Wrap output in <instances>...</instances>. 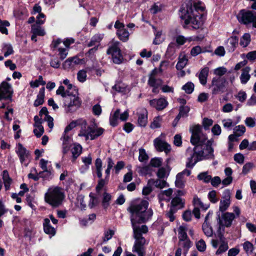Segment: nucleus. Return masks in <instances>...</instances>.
Here are the masks:
<instances>
[{
    "label": "nucleus",
    "mask_w": 256,
    "mask_h": 256,
    "mask_svg": "<svg viewBox=\"0 0 256 256\" xmlns=\"http://www.w3.org/2000/svg\"><path fill=\"white\" fill-rule=\"evenodd\" d=\"M204 145H199V144L197 146H194L193 148L194 152L192 154H194V156H196V158H204L205 159H208L206 157V155H204V150L202 149V146Z\"/></svg>",
    "instance_id": "obj_27"
},
{
    "label": "nucleus",
    "mask_w": 256,
    "mask_h": 256,
    "mask_svg": "<svg viewBox=\"0 0 256 256\" xmlns=\"http://www.w3.org/2000/svg\"><path fill=\"white\" fill-rule=\"evenodd\" d=\"M32 34L39 36H44L46 34L44 29H42L40 26H36L35 24L32 25Z\"/></svg>",
    "instance_id": "obj_39"
},
{
    "label": "nucleus",
    "mask_w": 256,
    "mask_h": 256,
    "mask_svg": "<svg viewBox=\"0 0 256 256\" xmlns=\"http://www.w3.org/2000/svg\"><path fill=\"white\" fill-rule=\"evenodd\" d=\"M132 226L134 231V237L136 240H145V238L142 236V233L140 230V226H136V224H132Z\"/></svg>",
    "instance_id": "obj_25"
},
{
    "label": "nucleus",
    "mask_w": 256,
    "mask_h": 256,
    "mask_svg": "<svg viewBox=\"0 0 256 256\" xmlns=\"http://www.w3.org/2000/svg\"><path fill=\"white\" fill-rule=\"evenodd\" d=\"M90 200L88 204V206L90 208H92L97 206L100 202L98 197L94 196L92 192L89 194Z\"/></svg>",
    "instance_id": "obj_33"
},
{
    "label": "nucleus",
    "mask_w": 256,
    "mask_h": 256,
    "mask_svg": "<svg viewBox=\"0 0 256 256\" xmlns=\"http://www.w3.org/2000/svg\"><path fill=\"white\" fill-rule=\"evenodd\" d=\"M62 42V39L60 38L54 39L50 44V50L52 51H55L56 50H58V46Z\"/></svg>",
    "instance_id": "obj_50"
},
{
    "label": "nucleus",
    "mask_w": 256,
    "mask_h": 256,
    "mask_svg": "<svg viewBox=\"0 0 256 256\" xmlns=\"http://www.w3.org/2000/svg\"><path fill=\"white\" fill-rule=\"evenodd\" d=\"M238 38L236 36H232L228 40V42L230 44L228 45V50L230 52H233L236 50L238 45Z\"/></svg>",
    "instance_id": "obj_20"
},
{
    "label": "nucleus",
    "mask_w": 256,
    "mask_h": 256,
    "mask_svg": "<svg viewBox=\"0 0 256 256\" xmlns=\"http://www.w3.org/2000/svg\"><path fill=\"white\" fill-rule=\"evenodd\" d=\"M102 199V206L104 210H106L110 204V201L112 200V196L106 192L103 193Z\"/></svg>",
    "instance_id": "obj_26"
},
{
    "label": "nucleus",
    "mask_w": 256,
    "mask_h": 256,
    "mask_svg": "<svg viewBox=\"0 0 256 256\" xmlns=\"http://www.w3.org/2000/svg\"><path fill=\"white\" fill-rule=\"evenodd\" d=\"M103 37L100 34H95L91 38L90 40L88 43V47H92L96 46V44H99L102 40Z\"/></svg>",
    "instance_id": "obj_32"
},
{
    "label": "nucleus",
    "mask_w": 256,
    "mask_h": 256,
    "mask_svg": "<svg viewBox=\"0 0 256 256\" xmlns=\"http://www.w3.org/2000/svg\"><path fill=\"white\" fill-rule=\"evenodd\" d=\"M152 171V170L151 166L150 165H147L140 168L139 172L142 176H151Z\"/></svg>",
    "instance_id": "obj_38"
},
{
    "label": "nucleus",
    "mask_w": 256,
    "mask_h": 256,
    "mask_svg": "<svg viewBox=\"0 0 256 256\" xmlns=\"http://www.w3.org/2000/svg\"><path fill=\"white\" fill-rule=\"evenodd\" d=\"M212 124L213 120L210 118H204L202 120V126L206 130H209L210 126H212Z\"/></svg>",
    "instance_id": "obj_61"
},
{
    "label": "nucleus",
    "mask_w": 256,
    "mask_h": 256,
    "mask_svg": "<svg viewBox=\"0 0 256 256\" xmlns=\"http://www.w3.org/2000/svg\"><path fill=\"white\" fill-rule=\"evenodd\" d=\"M72 62V57L68 58L62 63V68L64 70H69L72 68L74 66Z\"/></svg>",
    "instance_id": "obj_55"
},
{
    "label": "nucleus",
    "mask_w": 256,
    "mask_h": 256,
    "mask_svg": "<svg viewBox=\"0 0 256 256\" xmlns=\"http://www.w3.org/2000/svg\"><path fill=\"white\" fill-rule=\"evenodd\" d=\"M140 154L138 156V160L140 162H144L148 158V156L144 148H140L139 152Z\"/></svg>",
    "instance_id": "obj_58"
},
{
    "label": "nucleus",
    "mask_w": 256,
    "mask_h": 256,
    "mask_svg": "<svg viewBox=\"0 0 256 256\" xmlns=\"http://www.w3.org/2000/svg\"><path fill=\"white\" fill-rule=\"evenodd\" d=\"M218 224H219V228L218 230V237L220 238V240L221 242H224V228L222 230V232L221 230V226H224V224L222 222V220L220 218V214L218 215Z\"/></svg>",
    "instance_id": "obj_35"
},
{
    "label": "nucleus",
    "mask_w": 256,
    "mask_h": 256,
    "mask_svg": "<svg viewBox=\"0 0 256 256\" xmlns=\"http://www.w3.org/2000/svg\"><path fill=\"white\" fill-rule=\"evenodd\" d=\"M212 140H208L204 145H206V150L208 152V154L206 155V157L208 158L214 159V148L212 147Z\"/></svg>",
    "instance_id": "obj_24"
},
{
    "label": "nucleus",
    "mask_w": 256,
    "mask_h": 256,
    "mask_svg": "<svg viewBox=\"0 0 256 256\" xmlns=\"http://www.w3.org/2000/svg\"><path fill=\"white\" fill-rule=\"evenodd\" d=\"M199 180H202L204 183H208L212 179V176L208 174L207 172L200 173L197 176Z\"/></svg>",
    "instance_id": "obj_36"
},
{
    "label": "nucleus",
    "mask_w": 256,
    "mask_h": 256,
    "mask_svg": "<svg viewBox=\"0 0 256 256\" xmlns=\"http://www.w3.org/2000/svg\"><path fill=\"white\" fill-rule=\"evenodd\" d=\"M138 118V125L140 127L144 128L148 123V112L146 108H142L140 112L136 114Z\"/></svg>",
    "instance_id": "obj_15"
},
{
    "label": "nucleus",
    "mask_w": 256,
    "mask_h": 256,
    "mask_svg": "<svg viewBox=\"0 0 256 256\" xmlns=\"http://www.w3.org/2000/svg\"><path fill=\"white\" fill-rule=\"evenodd\" d=\"M208 52V51L206 50H202V48H201V47L200 46H195L193 47L191 49L190 54L192 56H196L198 54H200L201 53L205 52Z\"/></svg>",
    "instance_id": "obj_43"
},
{
    "label": "nucleus",
    "mask_w": 256,
    "mask_h": 256,
    "mask_svg": "<svg viewBox=\"0 0 256 256\" xmlns=\"http://www.w3.org/2000/svg\"><path fill=\"white\" fill-rule=\"evenodd\" d=\"M190 110V108L188 106H180L178 114L181 117H186L188 116Z\"/></svg>",
    "instance_id": "obj_51"
},
{
    "label": "nucleus",
    "mask_w": 256,
    "mask_h": 256,
    "mask_svg": "<svg viewBox=\"0 0 256 256\" xmlns=\"http://www.w3.org/2000/svg\"><path fill=\"white\" fill-rule=\"evenodd\" d=\"M250 42V36L248 33L244 34L240 40V44L244 48L246 47Z\"/></svg>",
    "instance_id": "obj_34"
},
{
    "label": "nucleus",
    "mask_w": 256,
    "mask_h": 256,
    "mask_svg": "<svg viewBox=\"0 0 256 256\" xmlns=\"http://www.w3.org/2000/svg\"><path fill=\"white\" fill-rule=\"evenodd\" d=\"M109 180L108 179V180H106V178H105L104 179H103L102 178H100V180L98 181V184L96 185V190L97 192H99L100 190H101L104 186L106 184H108V182Z\"/></svg>",
    "instance_id": "obj_52"
},
{
    "label": "nucleus",
    "mask_w": 256,
    "mask_h": 256,
    "mask_svg": "<svg viewBox=\"0 0 256 256\" xmlns=\"http://www.w3.org/2000/svg\"><path fill=\"white\" fill-rule=\"evenodd\" d=\"M228 248V244L225 242H221L216 252V254L218 255L226 252Z\"/></svg>",
    "instance_id": "obj_46"
},
{
    "label": "nucleus",
    "mask_w": 256,
    "mask_h": 256,
    "mask_svg": "<svg viewBox=\"0 0 256 256\" xmlns=\"http://www.w3.org/2000/svg\"><path fill=\"white\" fill-rule=\"evenodd\" d=\"M114 234V230H108L107 231H105L104 232V236L102 238V242L100 244L102 245V243L106 242L110 240Z\"/></svg>",
    "instance_id": "obj_42"
},
{
    "label": "nucleus",
    "mask_w": 256,
    "mask_h": 256,
    "mask_svg": "<svg viewBox=\"0 0 256 256\" xmlns=\"http://www.w3.org/2000/svg\"><path fill=\"white\" fill-rule=\"evenodd\" d=\"M202 228L204 232L207 236H211L212 235V229L211 226H209L208 222H204L202 226Z\"/></svg>",
    "instance_id": "obj_49"
},
{
    "label": "nucleus",
    "mask_w": 256,
    "mask_h": 256,
    "mask_svg": "<svg viewBox=\"0 0 256 256\" xmlns=\"http://www.w3.org/2000/svg\"><path fill=\"white\" fill-rule=\"evenodd\" d=\"M16 153L20 158L21 164H24L25 166H27L29 162L26 163L25 162L26 159L30 158V152L24 147L22 144L18 143V150H16Z\"/></svg>",
    "instance_id": "obj_9"
},
{
    "label": "nucleus",
    "mask_w": 256,
    "mask_h": 256,
    "mask_svg": "<svg viewBox=\"0 0 256 256\" xmlns=\"http://www.w3.org/2000/svg\"><path fill=\"white\" fill-rule=\"evenodd\" d=\"M234 133L237 136H242L246 132V128L244 125H238L236 126L234 129Z\"/></svg>",
    "instance_id": "obj_47"
},
{
    "label": "nucleus",
    "mask_w": 256,
    "mask_h": 256,
    "mask_svg": "<svg viewBox=\"0 0 256 256\" xmlns=\"http://www.w3.org/2000/svg\"><path fill=\"white\" fill-rule=\"evenodd\" d=\"M162 36V32L158 31L156 32L155 34V38L154 40L153 44L156 45H158L160 44L164 40L161 38Z\"/></svg>",
    "instance_id": "obj_63"
},
{
    "label": "nucleus",
    "mask_w": 256,
    "mask_h": 256,
    "mask_svg": "<svg viewBox=\"0 0 256 256\" xmlns=\"http://www.w3.org/2000/svg\"><path fill=\"white\" fill-rule=\"evenodd\" d=\"M206 244L204 240L200 239L196 243V247L198 250L200 252H204L206 250Z\"/></svg>",
    "instance_id": "obj_56"
},
{
    "label": "nucleus",
    "mask_w": 256,
    "mask_h": 256,
    "mask_svg": "<svg viewBox=\"0 0 256 256\" xmlns=\"http://www.w3.org/2000/svg\"><path fill=\"white\" fill-rule=\"evenodd\" d=\"M194 154H192L188 158V162H186V168H192L194 165L199 161H201L202 160V158H198V157L194 159V161L192 162L193 158H194Z\"/></svg>",
    "instance_id": "obj_37"
},
{
    "label": "nucleus",
    "mask_w": 256,
    "mask_h": 256,
    "mask_svg": "<svg viewBox=\"0 0 256 256\" xmlns=\"http://www.w3.org/2000/svg\"><path fill=\"white\" fill-rule=\"evenodd\" d=\"M112 90L116 91L118 92L125 94L126 92V88L124 86H119L115 84L112 86Z\"/></svg>",
    "instance_id": "obj_62"
},
{
    "label": "nucleus",
    "mask_w": 256,
    "mask_h": 256,
    "mask_svg": "<svg viewBox=\"0 0 256 256\" xmlns=\"http://www.w3.org/2000/svg\"><path fill=\"white\" fill-rule=\"evenodd\" d=\"M151 181L153 182V184L156 188H159L160 189L169 186L168 184L164 180H162L159 179L154 180V179H150L148 180V183Z\"/></svg>",
    "instance_id": "obj_29"
},
{
    "label": "nucleus",
    "mask_w": 256,
    "mask_h": 256,
    "mask_svg": "<svg viewBox=\"0 0 256 256\" xmlns=\"http://www.w3.org/2000/svg\"><path fill=\"white\" fill-rule=\"evenodd\" d=\"M43 114L45 115V117L44 118V121L48 122V126L49 128H52L54 124V118L52 116L48 114V112L46 107L44 106L42 108V109L39 112V116L42 117Z\"/></svg>",
    "instance_id": "obj_16"
},
{
    "label": "nucleus",
    "mask_w": 256,
    "mask_h": 256,
    "mask_svg": "<svg viewBox=\"0 0 256 256\" xmlns=\"http://www.w3.org/2000/svg\"><path fill=\"white\" fill-rule=\"evenodd\" d=\"M161 120V118L160 116H156L154 118L153 122L150 124V128L152 129L156 128H159L160 127V121Z\"/></svg>",
    "instance_id": "obj_64"
},
{
    "label": "nucleus",
    "mask_w": 256,
    "mask_h": 256,
    "mask_svg": "<svg viewBox=\"0 0 256 256\" xmlns=\"http://www.w3.org/2000/svg\"><path fill=\"white\" fill-rule=\"evenodd\" d=\"M12 86L4 80L0 84V101L2 100H12L13 95Z\"/></svg>",
    "instance_id": "obj_8"
},
{
    "label": "nucleus",
    "mask_w": 256,
    "mask_h": 256,
    "mask_svg": "<svg viewBox=\"0 0 256 256\" xmlns=\"http://www.w3.org/2000/svg\"><path fill=\"white\" fill-rule=\"evenodd\" d=\"M230 204V201L221 200L220 203V210L222 212H224L228 208Z\"/></svg>",
    "instance_id": "obj_60"
},
{
    "label": "nucleus",
    "mask_w": 256,
    "mask_h": 256,
    "mask_svg": "<svg viewBox=\"0 0 256 256\" xmlns=\"http://www.w3.org/2000/svg\"><path fill=\"white\" fill-rule=\"evenodd\" d=\"M201 4L200 1L196 2L194 0H188L182 4L180 12V18L184 20V28H186L190 24L195 30L202 27L204 22V12L205 8L201 6Z\"/></svg>",
    "instance_id": "obj_1"
},
{
    "label": "nucleus",
    "mask_w": 256,
    "mask_h": 256,
    "mask_svg": "<svg viewBox=\"0 0 256 256\" xmlns=\"http://www.w3.org/2000/svg\"><path fill=\"white\" fill-rule=\"evenodd\" d=\"M10 26V22L7 20H4V22L0 24V32L2 34H5L6 35L8 34V32L6 27H8Z\"/></svg>",
    "instance_id": "obj_48"
},
{
    "label": "nucleus",
    "mask_w": 256,
    "mask_h": 256,
    "mask_svg": "<svg viewBox=\"0 0 256 256\" xmlns=\"http://www.w3.org/2000/svg\"><path fill=\"white\" fill-rule=\"evenodd\" d=\"M158 74V70L156 68L153 69L149 74L148 84L150 86H155L156 82H163V80L161 78H156V76Z\"/></svg>",
    "instance_id": "obj_17"
},
{
    "label": "nucleus",
    "mask_w": 256,
    "mask_h": 256,
    "mask_svg": "<svg viewBox=\"0 0 256 256\" xmlns=\"http://www.w3.org/2000/svg\"><path fill=\"white\" fill-rule=\"evenodd\" d=\"M194 84L190 82H186L182 87V90H184L188 94H192L194 90Z\"/></svg>",
    "instance_id": "obj_41"
},
{
    "label": "nucleus",
    "mask_w": 256,
    "mask_h": 256,
    "mask_svg": "<svg viewBox=\"0 0 256 256\" xmlns=\"http://www.w3.org/2000/svg\"><path fill=\"white\" fill-rule=\"evenodd\" d=\"M235 218V215L234 213L226 212L222 215V218L224 222V226L226 228H230L231 226L232 220Z\"/></svg>",
    "instance_id": "obj_21"
},
{
    "label": "nucleus",
    "mask_w": 256,
    "mask_h": 256,
    "mask_svg": "<svg viewBox=\"0 0 256 256\" xmlns=\"http://www.w3.org/2000/svg\"><path fill=\"white\" fill-rule=\"evenodd\" d=\"M208 196L210 201L212 203L214 204L218 201V199L216 198V192L214 190L210 191Z\"/></svg>",
    "instance_id": "obj_59"
},
{
    "label": "nucleus",
    "mask_w": 256,
    "mask_h": 256,
    "mask_svg": "<svg viewBox=\"0 0 256 256\" xmlns=\"http://www.w3.org/2000/svg\"><path fill=\"white\" fill-rule=\"evenodd\" d=\"M170 204L176 207L180 206L179 208H182L184 206L185 201L184 200L182 201V200L180 197L176 196L172 200Z\"/></svg>",
    "instance_id": "obj_28"
},
{
    "label": "nucleus",
    "mask_w": 256,
    "mask_h": 256,
    "mask_svg": "<svg viewBox=\"0 0 256 256\" xmlns=\"http://www.w3.org/2000/svg\"><path fill=\"white\" fill-rule=\"evenodd\" d=\"M106 54L112 56L114 64H120L123 62L124 58L121 50L118 46L117 44L114 43L109 46L106 50Z\"/></svg>",
    "instance_id": "obj_7"
},
{
    "label": "nucleus",
    "mask_w": 256,
    "mask_h": 256,
    "mask_svg": "<svg viewBox=\"0 0 256 256\" xmlns=\"http://www.w3.org/2000/svg\"><path fill=\"white\" fill-rule=\"evenodd\" d=\"M88 130L90 134V140H94L103 134L104 130L102 128H94L91 126H88Z\"/></svg>",
    "instance_id": "obj_19"
},
{
    "label": "nucleus",
    "mask_w": 256,
    "mask_h": 256,
    "mask_svg": "<svg viewBox=\"0 0 256 256\" xmlns=\"http://www.w3.org/2000/svg\"><path fill=\"white\" fill-rule=\"evenodd\" d=\"M243 248L246 252L248 253L250 251L252 253L254 250V246L249 241H246L243 244Z\"/></svg>",
    "instance_id": "obj_57"
},
{
    "label": "nucleus",
    "mask_w": 256,
    "mask_h": 256,
    "mask_svg": "<svg viewBox=\"0 0 256 256\" xmlns=\"http://www.w3.org/2000/svg\"><path fill=\"white\" fill-rule=\"evenodd\" d=\"M3 48H6V51L4 53V56L7 57L10 54H14V50L11 44H4Z\"/></svg>",
    "instance_id": "obj_54"
},
{
    "label": "nucleus",
    "mask_w": 256,
    "mask_h": 256,
    "mask_svg": "<svg viewBox=\"0 0 256 256\" xmlns=\"http://www.w3.org/2000/svg\"><path fill=\"white\" fill-rule=\"evenodd\" d=\"M64 193L60 188L56 186L53 188H49L44 194L45 202L56 208L60 206L64 198Z\"/></svg>",
    "instance_id": "obj_3"
},
{
    "label": "nucleus",
    "mask_w": 256,
    "mask_h": 256,
    "mask_svg": "<svg viewBox=\"0 0 256 256\" xmlns=\"http://www.w3.org/2000/svg\"><path fill=\"white\" fill-rule=\"evenodd\" d=\"M188 59L186 55H184L182 58L180 56L178 58V62L176 64V68L178 70H182L187 64Z\"/></svg>",
    "instance_id": "obj_30"
},
{
    "label": "nucleus",
    "mask_w": 256,
    "mask_h": 256,
    "mask_svg": "<svg viewBox=\"0 0 256 256\" xmlns=\"http://www.w3.org/2000/svg\"><path fill=\"white\" fill-rule=\"evenodd\" d=\"M58 56L60 60H63L66 58L68 54V50L64 48H58Z\"/></svg>",
    "instance_id": "obj_44"
},
{
    "label": "nucleus",
    "mask_w": 256,
    "mask_h": 256,
    "mask_svg": "<svg viewBox=\"0 0 256 256\" xmlns=\"http://www.w3.org/2000/svg\"><path fill=\"white\" fill-rule=\"evenodd\" d=\"M238 22L242 24L248 26L252 24L256 28V12L246 9L240 10L236 15Z\"/></svg>",
    "instance_id": "obj_4"
},
{
    "label": "nucleus",
    "mask_w": 256,
    "mask_h": 256,
    "mask_svg": "<svg viewBox=\"0 0 256 256\" xmlns=\"http://www.w3.org/2000/svg\"><path fill=\"white\" fill-rule=\"evenodd\" d=\"M86 72L84 70H80L77 74L78 80L81 82H84L86 80Z\"/></svg>",
    "instance_id": "obj_53"
},
{
    "label": "nucleus",
    "mask_w": 256,
    "mask_h": 256,
    "mask_svg": "<svg viewBox=\"0 0 256 256\" xmlns=\"http://www.w3.org/2000/svg\"><path fill=\"white\" fill-rule=\"evenodd\" d=\"M190 132L192 134L190 142L194 146L204 145L206 140V138L202 139L200 134L202 132V127L199 124H194L190 128Z\"/></svg>",
    "instance_id": "obj_5"
},
{
    "label": "nucleus",
    "mask_w": 256,
    "mask_h": 256,
    "mask_svg": "<svg viewBox=\"0 0 256 256\" xmlns=\"http://www.w3.org/2000/svg\"><path fill=\"white\" fill-rule=\"evenodd\" d=\"M34 126L37 128L39 131L38 132L36 128H34L33 132L37 138H40L44 132V128L42 124L45 121L44 120V119L40 118L37 115L34 116Z\"/></svg>",
    "instance_id": "obj_11"
},
{
    "label": "nucleus",
    "mask_w": 256,
    "mask_h": 256,
    "mask_svg": "<svg viewBox=\"0 0 256 256\" xmlns=\"http://www.w3.org/2000/svg\"><path fill=\"white\" fill-rule=\"evenodd\" d=\"M227 81L224 77H214L210 86L212 88V94L213 95L222 94L226 90Z\"/></svg>",
    "instance_id": "obj_6"
},
{
    "label": "nucleus",
    "mask_w": 256,
    "mask_h": 256,
    "mask_svg": "<svg viewBox=\"0 0 256 256\" xmlns=\"http://www.w3.org/2000/svg\"><path fill=\"white\" fill-rule=\"evenodd\" d=\"M43 228L44 232L46 234L54 236L56 233L55 228L52 226L50 220L48 218H45L44 220Z\"/></svg>",
    "instance_id": "obj_18"
},
{
    "label": "nucleus",
    "mask_w": 256,
    "mask_h": 256,
    "mask_svg": "<svg viewBox=\"0 0 256 256\" xmlns=\"http://www.w3.org/2000/svg\"><path fill=\"white\" fill-rule=\"evenodd\" d=\"M151 106L156 108L158 110H161L168 106V102L166 99L160 98L159 99H152L149 102Z\"/></svg>",
    "instance_id": "obj_14"
},
{
    "label": "nucleus",
    "mask_w": 256,
    "mask_h": 256,
    "mask_svg": "<svg viewBox=\"0 0 256 256\" xmlns=\"http://www.w3.org/2000/svg\"><path fill=\"white\" fill-rule=\"evenodd\" d=\"M154 146L158 151L160 152L164 151L166 153L170 152V146L166 142L163 141L158 138L154 139Z\"/></svg>",
    "instance_id": "obj_12"
},
{
    "label": "nucleus",
    "mask_w": 256,
    "mask_h": 256,
    "mask_svg": "<svg viewBox=\"0 0 256 256\" xmlns=\"http://www.w3.org/2000/svg\"><path fill=\"white\" fill-rule=\"evenodd\" d=\"M146 243V240H136L134 242L132 248V252L138 254V256H145V248L144 245Z\"/></svg>",
    "instance_id": "obj_13"
},
{
    "label": "nucleus",
    "mask_w": 256,
    "mask_h": 256,
    "mask_svg": "<svg viewBox=\"0 0 256 256\" xmlns=\"http://www.w3.org/2000/svg\"><path fill=\"white\" fill-rule=\"evenodd\" d=\"M64 106H67V112L72 113L76 112L79 108H80L82 101L78 96H74L73 99L71 98L70 100H67V98L65 100Z\"/></svg>",
    "instance_id": "obj_10"
},
{
    "label": "nucleus",
    "mask_w": 256,
    "mask_h": 256,
    "mask_svg": "<svg viewBox=\"0 0 256 256\" xmlns=\"http://www.w3.org/2000/svg\"><path fill=\"white\" fill-rule=\"evenodd\" d=\"M116 35L118 38L123 42H126L128 40L129 32L126 29L122 28L120 30H117Z\"/></svg>",
    "instance_id": "obj_23"
},
{
    "label": "nucleus",
    "mask_w": 256,
    "mask_h": 256,
    "mask_svg": "<svg viewBox=\"0 0 256 256\" xmlns=\"http://www.w3.org/2000/svg\"><path fill=\"white\" fill-rule=\"evenodd\" d=\"M82 162L84 164V166H82L80 170L84 168L85 170H88L90 168V165L92 163V158L90 154L88 156L82 157Z\"/></svg>",
    "instance_id": "obj_40"
},
{
    "label": "nucleus",
    "mask_w": 256,
    "mask_h": 256,
    "mask_svg": "<svg viewBox=\"0 0 256 256\" xmlns=\"http://www.w3.org/2000/svg\"><path fill=\"white\" fill-rule=\"evenodd\" d=\"M162 164V159L160 158H152L150 162V166L152 167L158 168Z\"/></svg>",
    "instance_id": "obj_45"
},
{
    "label": "nucleus",
    "mask_w": 256,
    "mask_h": 256,
    "mask_svg": "<svg viewBox=\"0 0 256 256\" xmlns=\"http://www.w3.org/2000/svg\"><path fill=\"white\" fill-rule=\"evenodd\" d=\"M250 68L246 66L242 70V73L240 76V82L242 84H246L250 80V76L249 74Z\"/></svg>",
    "instance_id": "obj_22"
},
{
    "label": "nucleus",
    "mask_w": 256,
    "mask_h": 256,
    "mask_svg": "<svg viewBox=\"0 0 256 256\" xmlns=\"http://www.w3.org/2000/svg\"><path fill=\"white\" fill-rule=\"evenodd\" d=\"M148 204L146 200H142L138 204H131L128 208L132 224H145L151 218L153 211L152 208L148 209Z\"/></svg>",
    "instance_id": "obj_2"
},
{
    "label": "nucleus",
    "mask_w": 256,
    "mask_h": 256,
    "mask_svg": "<svg viewBox=\"0 0 256 256\" xmlns=\"http://www.w3.org/2000/svg\"><path fill=\"white\" fill-rule=\"evenodd\" d=\"M186 231V228L182 226H180L178 228V238L180 242L189 239Z\"/></svg>",
    "instance_id": "obj_31"
}]
</instances>
